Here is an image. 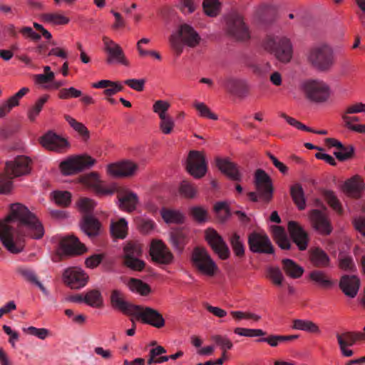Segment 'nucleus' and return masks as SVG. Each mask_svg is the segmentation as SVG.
<instances>
[{"mask_svg":"<svg viewBox=\"0 0 365 365\" xmlns=\"http://www.w3.org/2000/svg\"><path fill=\"white\" fill-rule=\"evenodd\" d=\"M43 235L42 223L21 203L11 205L9 214L4 221H0V241L12 254H18L24 250L25 237L39 240Z\"/></svg>","mask_w":365,"mask_h":365,"instance_id":"1","label":"nucleus"},{"mask_svg":"<svg viewBox=\"0 0 365 365\" xmlns=\"http://www.w3.org/2000/svg\"><path fill=\"white\" fill-rule=\"evenodd\" d=\"M30 159L26 156H17L14 160L6 162V175L0 176V194L8 193L12 187L14 178L26 175L30 172Z\"/></svg>","mask_w":365,"mask_h":365,"instance_id":"2","label":"nucleus"},{"mask_svg":"<svg viewBox=\"0 0 365 365\" xmlns=\"http://www.w3.org/2000/svg\"><path fill=\"white\" fill-rule=\"evenodd\" d=\"M254 184L257 190L255 192L247 193L252 202H257L261 199L264 202H269L273 195V186L271 178L263 170L258 169L255 172Z\"/></svg>","mask_w":365,"mask_h":365,"instance_id":"3","label":"nucleus"},{"mask_svg":"<svg viewBox=\"0 0 365 365\" xmlns=\"http://www.w3.org/2000/svg\"><path fill=\"white\" fill-rule=\"evenodd\" d=\"M200 40L198 34L188 24L180 26L178 33L173 34L170 37L171 46L177 55H180L183 50V45L186 44L190 47L196 46Z\"/></svg>","mask_w":365,"mask_h":365,"instance_id":"4","label":"nucleus"},{"mask_svg":"<svg viewBox=\"0 0 365 365\" xmlns=\"http://www.w3.org/2000/svg\"><path fill=\"white\" fill-rule=\"evenodd\" d=\"M309 63L319 71L328 70L334 63L333 51L326 44L312 48L307 55Z\"/></svg>","mask_w":365,"mask_h":365,"instance_id":"5","label":"nucleus"},{"mask_svg":"<svg viewBox=\"0 0 365 365\" xmlns=\"http://www.w3.org/2000/svg\"><path fill=\"white\" fill-rule=\"evenodd\" d=\"M264 47L281 62H289L292 57L290 41L285 37L268 36L264 42Z\"/></svg>","mask_w":365,"mask_h":365,"instance_id":"6","label":"nucleus"},{"mask_svg":"<svg viewBox=\"0 0 365 365\" xmlns=\"http://www.w3.org/2000/svg\"><path fill=\"white\" fill-rule=\"evenodd\" d=\"M302 87L306 97L315 103L327 101L330 95L329 86L321 80H307L302 83Z\"/></svg>","mask_w":365,"mask_h":365,"instance_id":"7","label":"nucleus"},{"mask_svg":"<svg viewBox=\"0 0 365 365\" xmlns=\"http://www.w3.org/2000/svg\"><path fill=\"white\" fill-rule=\"evenodd\" d=\"M192 262L194 267L210 277L214 276L218 269L208 252L201 247L194 249L192 254Z\"/></svg>","mask_w":365,"mask_h":365,"instance_id":"8","label":"nucleus"},{"mask_svg":"<svg viewBox=\"0 0 365 365\" xmlns=\"http://www.w3.org/2000/svg\"><path fill=\"white\" fill-rule=\"evenodd\" d=\"M132 317H135L138 320L158 329L165 326L163 315L158 310L149 307L137 305Z\"/></svg>","mask_w":365,"mask_h":365,"instance_id":"9","label":"nucleus"},{"mask_svg":"<svg viewBox=\"0 0 365 365\" xmlns=\"http://www.w3.org/2000/svg\"><path fill=\"white\" fill-rule=\"evenodd\" d=\"M95 163V160L91 156L79 155L71 157L63 161L60 164L61 172L66 175L82 171L86 168H89Z\"/></svg>","mask_w":365,"mask_h":365,"instance_id":"10","label":"nucleus"},{"mask_svg":"<svg viewBox=\"0 0 365 365\" xmlns=\"http://www.w3.org/2000/svg\"><path fill=\"white\" fill-rule=\"evenodd\" d=\"M205 239L213 252L217 255L220 259H227L230 256V250L223 240L214 229H207L205 232Z\"/></svg>","mask_w":365,"mask_h":365,"instance_id":"11","label":"nucleus"},{"mask_svg":"<svg viewBox=\"0 0 365 365\" xmlns=\"http://www.w3.org/2000/svg\"><path fill=\"white\" fill-rule=\"evenodd\" d=\"M186 169L195 178L203 177L207 172V163L202 153L191 150L187 159Z\"/></svg>","mask_w":365,"mask_h":365,"instance_id":"12","label":"nucleus"},{"mask_svg":"<svg viewBox=\"0 0 365 365\" xmlns=\"http://www.w3.org/2000/svg\"><path fill=\"white\" fill-rule=\"evenodd\" d=\"M227 30L228 34L239 40L250 38V32L242 17L238 14L230 15L227 19Z\"/></svg>","mask_w":365,"mask_h":365,"instance_id":"13","label":"nucleus"},{"mask_svg":"<svg viewBox=\"0 0 365 365\" xmlns=\"http://www.w3.org/2000/svg\"><path fill=\"white\" fill-rule=\"evenodd\" d=\"M103 42L104 51L107 53V63H119L126 66L129 65L122 48L118 44L107 36L103 37Z\"/></svg>","mask_w":365,"mask_h":365,"instance_id":"14","label":"nucleus"},{"mask_svg":"<svg viewBox=\"0 0 365 365\" xmlns=\"http://www.w3.org/2000/svg\"><path fill=\"white\" fill-rule=\"evenodd\" d=\"M250 250L255 253L272 254L274 247L268 236L264 233L252 232L248 237Z\"/></svg>","mask_w":365,"mask_h":365,"instance_id":"15","label":"nucleus"},{"mask_svg":"<svg viewBox=\"0 0 365 365\" xmlns=\"http://www.w3.org/2000/svg\"><path fill=\"white\" fill-rule=\"evenodd\" d=\"M63 279L64 283L70 288L78 289L86 285L88 276L81 269L73 267L64 271Z\"/></svg>","mask_w":365,"mask_h":365,"instance_id":"16","label":"nucleus"},{"mask_svg":"<svg viewBox=\"0 0 365 365\" xmlns=\"http://www.w3.org/2000/svg\"><path fill=\"white\" fill-rule=\"evenodd\" d=\"M86 250V246L77 237L73 235L63 237L59 242V255L71 256L81 255Z\"/></svg>","mask_w":365,"mask_h":365,"instance_id":"17","label":"nucleus"},{"mask_svg":"<svg viewBox=\"0 0 365 365\" xmlns=\"http://www.w3.org/2000/svg\"><path fill=\"white\" fill-rule=\"evenodd\" d=\"M41 145L47 150L63 152L69 147L68 142L53 131H48L40 138Z\"/></svg>","mask_w":365,"mask_h":365,"instance_id":"18","label":"nucleus"},{"mask_svg":"<svg viewBox=\"0 0 365 365\" xmlns=\"http://www.w3.org/2000/svg\"><path fill=\"white\" fill-rule=\"evenodd\" d=\"M309 218L312 227L322 235H329L331 232L330 221L324 211L314 209L309 212Z\"/></svg>","mask_w":365,"mask_h":365,"instance_id":"19","label":"nucleus"},{"mask_svg":"<svg viewBox=\"0 0 365 365\" xmlns=\"http://www.w3.org/2000/svg\"><path fill=\"white\" fill-rule=\"evenodd\" d=\"M81 182L93 190L98 195H112L114 190L104 186L103 181L101 180L99 175L96 172L83 175L81 177Z\"/></svg>","mask_w":365,"mask_h":365,"instance_id":"20","label":"nucleus"},{"mask_svg":"<svg viewBox=\"0 0 365 365\" xmlns=\"http://www.w3.org/2000/svg\"><path fill=\"white\" fill-rule=\"evenodd\" d=\"M150 255L153 261L160 264H168L173 259V254L161 241L152 242Z\"/></svg>","mask_w":365,"mask_h":365,"instance_id":"21","label":"nucleus"},{"mask_svg":"<svg viewBox=\"0 0 365 365\" xmlns=\"http://www.w3.org/2000/svg\"><path fill=\"white\" fill-rule=\"evenodd\" d=\"M288 230L293 242L297 245L298 248L300 250H305L307 248L309 237L303 227L295 221H289Z\"/></svg>","mask_w":365,"mask_h":365,"instance_id":"22","label":"nucleus"},{"mask_svg":"<svg viewBox=\"0 0 365 365\" xmlns=\"http://www.w3.org/2000/svg\"><path fill=\"white\" fill-rule=\"evenodd\" d=\"M138 168V165L131 161H122L108 165L107 171L114 177H129L134 175Z\"/></svg>","mask_w":365,"mask_h":365,"instance_id":"23","label":"nucleus"},{"mask_svg":"<svg viewBox=\"0 0 365 365\" xmlns=\"http://www.w3.org/2000/svg\"><path fill=\"white\" fill-rule=\"evenodd\" d=\"M110 303L113 308L119 309L123 314L129 316L133 315L135 307L137 306L125 301L123 293L118 289L111 292Z\"/></svg>","mask_w":365,"mask_h":365,"instance_id":"24","label":"nucleus"},{"mask_svg":"<svg viewBox=\"0 0 365 365\" xmlns=\"http://www.w3.org/2000/svg\"><path fill=\"white\" fill-rule=\"evenodd\" d=\"M216 165L222 173L225 174L232 180H241L242 175L240 173L237 165L234 163L227 159L217 158L216 160Z\"/></svg>","mask_w":365,"mask_h":365,"instance_id":"25","label":"nucleus"},{"mask_svg":"<svg viewBox=\"0 0 365 365\" xmlns=\"http://www.w3.org/2000/svg\"><path fill=\"white\" fill-rule=\"evenodd\" d=\"M100 222L91 215H84L81 222V230L92 238L99 235Z\"/></svg>","mask_w":365,"mask_h":365,"instance_id":"26","label":"nucleus"},{"mask_svg":"<svg viewBox=\"0 0 365 365\" xmlns=\"http://www.w3.org/2000/svg\"><path fill=\"white\" fill-rule=\"evenodd\" d=\"M223 86L228 92L237 96H243L248 91V86L242 79L227 77L225 79Z\"/></svg>","mask_w":365,"mask_h":365,"instance_id":"27","label":"nucleus"},{"mask_svg":"<svg viewBox=\"0 0 365 365\" xmlns=\"http://www.w3.org/2000/svg\"><path fill=\"white\" fill-rule=\"evenodd\" d=\"M119 207L122 210L131 212L136 209L138 203V195L133 192L127 191L118 196Z\"/></svg>","mask_w":365,"mask_h":365,"instance_id":"28","label":"nucleus"},{"mask_svg":"<svg viewBox=\"0 0 365 365\" xmlns=\"http://www.w3.org/2000/svg\"><path fill=\"white\" fill-rule=\"evenodd\" d=\"M363 189L364 182L358 175L344 182V191L346 190L353 197H359Z\"/></svg>","mask_w":365,"mask_h":365,"instance_id":"29","label":"nucleus"},{"mask_svg":"<svg viewBox=\"0 0 365 365\" xmlns=\"http://www.w3.org/2000/svg\"><path fill=\"white\" fill-rule=\"evenodd\" d=\"M360 287V279L358 276L344 274V294L349 298H354Z\"/></svg>","mask_w":365,"mask_h":365,"instance_id":"30","label":"nucleus"},{"mask_svg":"<svg viewBox=\"0 0 365 365\" xmlns=\"http://www.w3.org/2000/svg\"><path fill=\"white\" fill-rule=\"evenodd\" d=\"M309 260L317 267H324L329 265V257L327 254L319 247L312 248L309 251Z\"/></svg>","mask_w":365,"mask_h":365,"instance_id":"31","label":"nucleus"},{"mask_svg":"<svg viewBox=\"0 0 365 365\" xmlns=\"http://www.w3.org/2000/svg\"><path fill=\"white\" fill-rule=\"evenodd\" d=\"M271 228L273 237L279 247L282 250H289L292 245L287 236L284 229L277 225H273Z\"/></svg>","mask_w":365,"mask_h":365,"instance_id":"32","label":"nucleus"},{"mask_svg":"<svg viewBox=\"0 0 365 365\" xmlns=\"http://www.w3.org/2000/svg\"><path fill=\"white\" fill-rule=\"evenodd\" d=\"M282 268L287 275L292 278H299L302 275L304 272V269L292 259H284L282 261Z\"/></svg>","mask_w":365,"mask_h":365,"instance_id":"33","label":"nucleus"},{"mask_svg":"<svg viewBox=\"0 0 365 365\" xmlns=\"http://www.w3.org/2000/svg\"><path fill=\"white\" fill-rule=\"evenodd\" d=\"M16 271L26 281L36 285L43 292H46V288L41 282L38 281L34 270L26 267H19L17 268Z\"/></svg>","mask_w":365,"mask_h":365,"instance_id":"34","label":"nucleus"},{"mask_svg":"<svg viewBox=\"0 0 365 365\" xmlns=\"http://www.w3.org/2000/svg\"><path fill=\"white\" fill-rule=\"evenodd\" d=\"M290 195L298 209L299 210H304L306 207V200L302 185L299 183L293 185L290 187Z\"/></svg>","mask_w":365,"mask_h":365,"instance_id":"35","label":"nucleus"},{"mask_svg":"<svg viewBox=\"0 0 365 365\" xmlns=\"http://www.w3.org/2000/svg\"><path fill=\"white\" fill-rule=\"evenodd\" d=\"M128 222L125 218H120L110 224L111 234L117 238L124 239L128 233Z\"/></svg>","mask_w":365,"mask_h":365,"instance_id":"36","label":"nucleus"},{"mask_svg":"<svg viewBox=\"0 0 365 365\" xmlns=\"http://www.w3.org/2000/svg\"><path fill=\"white\" fill-rule=\"evenodd\" d=\"M160 212L166 223L182 224L184 222V215L178 210L163 208Z\"/></svg>","mask_w":365,"mask_h":365,"instance_id":"37","label":"nucleus"},{"mask_svg":"<svg viewBox=\"0 0 365 365\" xmlns=\"http://www.w3.org/2000/svg\"><path fill=\"white\" fill-rule=\"evenodd\" d=\"M127 285L131 292L139 293L143 296H146L150 292V286L138 279H129Z\"/></svg>","mask_w":365,"mask_h":365,"instance_id":"38","label":"nucleus"},{"mask_svg":"<svg viewBox=\"0 0 365 365\" xmlns=\"http://www.w3.org/2000/svg\"><path fill=\"white\" fill-rule=\"evenodd\" d=\"M170 240L173 246L180 252L187 243V236L182 230H175L170 232Z\"/></svg>","mask_w":365,"mask_h":365,"instance_id":"39","label":"nucleus"},{"mask_svg":"<svg viewBox=\"0 0 365 365\" xmlns=\"http://www.w3.org/2000/svg\"><path fill=\"white\" fill-rule=\"evenodd\" d=\"M103 302L101 293L98 289L90 290L84 296V302L93 307H101Z\"/></svg>","mask_w":365,"mask_h":365,"instance_id":"40","label":"nucleus"},{"mask_svg":"<svg viewBox=\"0 0 365 365\" xmlns=\"http://www.w3.org/2000/svg\"><path fill=\"white\" fill-rule=\"evenodd\" d=\"M292 328L294 329L302 330L310 333H319V327L312 321L294 319L293 321Z\"/></svg>","mask_w":365,"mask_h":365,"instance_id":"41","label":"nucleus"},{"mask_svg":"<svg viewBox=\"0 0 365 365\" xmlns=\"http://www.w3.org/2000/svg\"><path fill=\"white\" fill-rule=\"evenodd\" d=\"M229 242L235 255L237 257H243L245 256V245L237 233L232 234L229 237Z\"/></svg>","mask_w":365,"mask_h":365,"instance_id":"42","label":"nucleus"},{"mask_svg":"<svg viewBox=\"0 0 365 365\" xmlns=\"http://www.w3.org/2000/svg\"><path fill=\"white\" fill-rule=\"evenodd\" d=\"M123 259L139 258L142 255V248L140 244L128 242L123 248Z\"/></svg>","mask_w":365,"mask_h":365,"instance_id":"43","label":"nucleus"},{"mask_svg":"<svg viewBox=\"0 0 365 365\" xmlns=\"http://www.w3.org/2000/svg\"><path fill=\"white\" fill-rule=\"evenodd\" d=\"M310 279L318 285L324 288L332 286L333 282L327 277L324 272L319 270H314L310 272Z\"/></svg>","mask_w":365,"mask_h":365,"instance_id":"44","label":"nucleus"},{"mask_svg":"<svg viewBox=\"0 0 365 365\" xmlns=\"http://www.w3.org/2000/svg\"><path fill=\"white\" fill-rule=\"evenodd\" d=\"M266 277L276 286H281L284 280L282 272L279 267H269L267 269Z\"/></svg>","mask_w":365,"mask_h":365,"instance_id":"45","label":"nucleus"},{"mask_svg":"<svg viewBox=\"0 0 365 365\" xmlns=\"http://www.w3.org/2000/svg\"><path fill=\"white\" fill-rule=\"evenodd\" d=\"M65 118L69 125L83 138L87 140L89 138V131L87 128L81 123L78 122L69 115H66Z\"/></svg>","mask_w":365,"mask_h":365,"instance_id":"46","label":"nucleus"},{"mask_svg":"<svg viewBox=\"0 0 365 365\" xmlns=\"http://www.w3.org/2000/svg\"><path fill=\"white\" fill-rule=\"evenodd\" d=\"M220 6L219 0H204L202 3L204 11L209 16H216L220 12Z\"/></svg>","mask_w":365,"mask_h":365,"instance_id":"47","label":"nucleus"},{"mask_svg":"<svg viewBox=\"0 0 365 365\" xmlns=\"http://www.w3.org/2000/svg\"><path fill=\"white\" fill-rule=\"evenodd\" d=\"M215 212L222 222H225L230 216V208L225 202H217L214 206Z\"/></svg>","mask_w":365,"mask_h":365,"instance_id":"48","label":"nucleus"},{"mask_svg":"<svg viewBox=\"0 0 365 365\" xmlns=\"http://www.w3.org/2000/svg\"><path fill=\"white\" fill-rule=\"evenodd\" d=\"M179 190L180 194L187 198H194L197 195L195 185L186 180L181 182Z\"/></svg>","mask_w":365,"mask_h":365,"instance_id":"49","label":"nucleus"},{"mask_svg":"<svg viewBox=\"0 0 365 365\" xmlns=\"http://www.w3.org/2000/svg\"><path fill=\"white\" fill-rule=\"evenodd\" d=\"M358 121L357 117H349L344 114V125L346 126L349 130L359 133H365V125L356 124Z\"/></svg>","mask_w":365,"mask_h":365,"instance_id":"50","label":"nucleus"},{"mask_svg":"<svg viewBox=\"0 0 365 365\" xmlns=\"http://www.w3.org/2000/svg\"><path fill=\"white\" fill-rule=\"evenodd\" d=\"M45 21L56 25H65L69 22V19L60 14L48 13L42 16Z\"/></svg>","mask_w":365,"mask_h":365,"instance_id":"51","label":"nucleus"},{"mask_svg":"<svg viewBox=\"0 0 365 365\" xmlns=\"http://www.w3.org/2000/svg\"><path fill=\"white\" fill-rule=\"evenodd\" d=\"M48 96H43L41 97L28 111V117L30 120L34 121L38 116L45 103L47 101Z\"/></svg>","mask_w":365,"mask_h":365,"instance_id":"52","label":"nucleus"},{"mask_svg":"<svg viewBox=\"0 0 365 365\" xmlns=\"http://www.w3.org/2000/svg\"><path fill=\"white\" fill-rule=\"evenodd\" d=\"M56 203L62 207H67L71 200V195L68 191H55L53 192Z\"/></svg>","mask_w":365,"mask_h":365,"instance_id":"53","label":"nucleus"},{"mask_svg":"<svg viewBox=\"0 0 365 365\" xmlns=\"http://www.w3.org/2000/svg\"><path fill=\"white\" fill-rule=\"evenodd\" d=\"M193 106L198 111L200 116L215 120H217V115L213 113L204 103L195 101Z\"/></svg>","mask_w":365,"mask_h":365,"instance_id":"54","label":"nucleus"},{"mask_svg":"<svg viewBox=\"0 0 365 365\" xmlns=\"http://www.w3.org/2000/svg\"><path fill=\"white\" fill-rule=\"evenodd\" d=\"M78 206L84 215H90L96 206V202L90 198L81 197L78 202Z\"/></svg>","mask_w":365,"mask_h":365,"instance_id":"55","label":"nucleus"},{"mask_svg":"<svg viewBox=\"0 0 365 365\" xmlns=\"http://www.w3.org/2000/svg\"><path fill=\"white\" fill-rule=\"evenodd\" d=\"M123 264L126 267L137 272L142 271L145 266V262L139 258L123 259Z\"/></svg>","mask_w":365,"mask_h":365,"instance_id":"56","label":"nucleus"},{"mask_svg":"<svg viewBox=\"0 0 365 365\" xmlns=\"http://www.w3.org/2000/svg\"><path fill=\"white\" fill-rule=\"evenodd\" d=\"M212 340L220 347L222 351L230 350L233 346L232 341L226 336L214 335L212 336Z\"/></svg>","mask_w":365,"mask_h":365,"instance_id":"57","label":"nucleus"},{"mask_svg":"<svg viewBox=\"0 0 365 365\" xmlns=\"http://www.w3.org/2000/svg\"><path fill=\"white\" fill-rule=\"evenodd\" d=\"M170 105L168 102L158 100L155 102L153 106V111L159 115V118L167 116V111Z\"/></svg>","mask_w":365,"mask_h":365,"instance_id":"58","label":"nucleus"},{"mask_svg":"<svg viewBox=\"0 0 365 365\" xmlns=\"http://www.w3.org/2000/svg\"><path fill=\"white\" fill-rule=\"evenodd\" d=\"M190 215L198 222H204L207 220V212L200 206H195L190 208Z\"/></svg>","mask_w":365,"mask_h":365,"instance_id":"59","label":"nucleus"},{"mask_svg":"<svg viewBox=\"0 0 365 365\" xmlns=\"http://www.w3.org/2000/svg\"><path fill=\"white\" fill-rule=\"evenodd\" d=\"M24 331L35 336L40 339H45L49 334V331L45 328H36L35 327H29L27 329L24 328Z\"/></svg>","mask_w":365,"mask_h":365,"instance_id":"60","label":"nucleus"},{"mask_svg":"<svg viewBox=\"0 0 365 365\" xmlns=\"http://www.w3.org/2000/svg\"><path fill=\"white\" fill-rule=\"evenodd\" d=\"M323 195L328 202V204L334 210L340 211L341 205L340 202L336 198V195L332 191L330 190H324L323 192Z\"/></svg>","mask_w":365,"mask_h":365,"instance_id":"61","label":"nucleus"},{"mask_svg":"<svg viewBox=\"0 0 365 365\" xmlns=\"http://www.w3.org/2000/svg\"><path fill=\"white\" fill-rule=\"evenodd\" d=\"M365 338L364 333L354 334L352 332H344V346L353 345L356 340Z\"/></svg>","mask_w":365,"mask_h":365,"instance_id":"62","label":"nucleus"},{"mask_svg":"<svg viewBox=\"0 0 365 365\" xmlns=\"http://www.w3.org/2000/svg\"><path fill=\"white\" fill-rule=\"evenodd\" d=\"M82 93L81 91L77 90L73 87L68 88H62L58 93V97L61 99H68L70 98H78L81 96Z\"/></svg>","mask_w":365,"mask_h":365,"instance_id":"63","label":"nucleus"},{"mask_svg":"<svg viewBox=\"0 0 365 365\" xmlns=\"http://www.w3.org/2000/svg\"><path fill=\"white\" fill-rule=\"evenodd\" d=\"M160 123V128L164 134H169L173 129L174 121L169 115L162 117Z\"/></svg>","mask_w":365,"mask_h":365,"instance_id":"64","label":"nucleus"}]
</instances>
